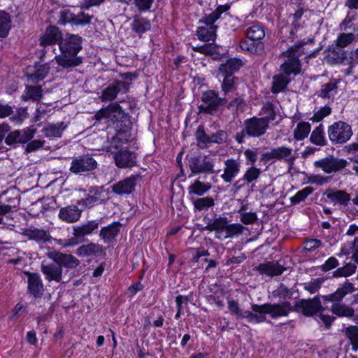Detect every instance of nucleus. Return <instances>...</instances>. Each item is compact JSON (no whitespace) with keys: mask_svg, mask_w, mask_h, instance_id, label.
Segmentation results:
<instances>
[{"mask_svg":"<svg viewBox=\"0 0 358 358\" xmlns=\"http://www.w3.org/2000/svg\"><path fill=\"white\" fill-rule=\"evenodd\" d=\"M131 28L134 32L141 36L143 33L150 29V22L146 18L136 15L134 17Z\"/></svg>","mask_w":358,"mask_h":358,"instance_id":"obj_36","label":"nucleus"},{"mask_svg":"<svg viewBox=\"0 0 358 358\" xmlns=\"http://www.w3.org/2000/svg\"><path fill=\"white\" fill-rule=\"evenodd\" d=\"M339 265L338 259L335 257H330L325 262L320 266V269L323 272H327L332 269L337 268Z\"/></svg>","mask_w":358,"mask_h":358,"instance_id":"obj_62","label":"nucleus"},{"mask_svg":"<svg viewBox=\"0 0 358 358\" xmlns=\"http://www.w3.org/2000/svg\"><path fill=\"white\" fill-rule=\"evenodd\" d=\"M245 131L252 137L263 136L268 129V120L262 117H253L245 120Z\"/></svg>","mask_w":358,"mask_h":358,"instance_id":"obj_12","label":"nucleus"},{"mask_svg":"<svg viewBox=\"0 0 358 358\" xmlns=\"http://www.w3.org/2000/svg\"><path fill=\"white\" fill-rule=\"evenodd\" d=\"M113 158L119 168L131 167L136 164V155L128 150H120L115 153Z\"/></svg>","mask_w":358,"mask_h":358,"instance_id":"obj_22","label":"nucleus"},{"mask_svg":"<svg viewBox=\"0 0 358 358\" xmlns=\"http://www.w3.org/2000/svg\"><path fill=\"white\" fill-rule=\"evenodd\" d=\"M41 269L45 276V279L48 282L55 281L59 282L62 280L63 268L61 265L55 262L51 263L43 262L41 264Z\"/></svg>","mask_w":358,"mask_h":358,"instance_id":"obj_18","label":"nucleus"},{"mask_svg":"<svg viewBox=\"0 0 358 358\" xmlns=\"http://www.w3.org/2000/svg\"><path fill=\"white\" fill-rule=\"evenodd\" d=\"M82 210L76 205L62 208L59 212V217L68 223L77 222L81 215Z\"/></svg>","mask_w":358,"mask_h":358,"instance_id":"obj_24","label":"nucleus"},{"mask_svg":"<svg viewBox=\"0 0 358 358\" xmlns=\"http://www.w3.org/2000/svg\"><path fill=\"white\" fill-rule=\"evenodd\" d=\"M357 269V266L355 263L348 262L343 266L337 268L332 273L334 278H347L353 275Z\"/></svg>","mask_w":358,"mask_h":358,"instance_id":"obj_43","label":"nucleus"},{"mask_svg":"<svg viewBox=\"0 0 358 358\" xmlns=\"http://www.w3.org/2000/svg\"><path fill=\"white\" fill-rule=\"evenodd\" d=\"M193 50L205 55H213L217 54V47L213 43L194 47Z\"/></svg>","mask_w":358,"mask_h":358,"instance_id":"obj_58","label":"nucleus"},{"mask_svg":"<svg viewBox=\"0 0 358 358\" xmlns=\"http://www.w3.org/2000/svg\"><path fill=\"white\" fill-rule=\"evenodd\" d=\"M266 308L267 309H265L264 312H267L273 319L287 316L290 312H296L306 317H311L323 309L319 296L300 299L295 303L294 306H292L289 301H283L279 303H271Z\"/></svg>","mask_w":358,"mask_h":358,"instance_id":"obj_2","label":"nucleus"},{"mask_svg":"<svg viewBox=\"0 0 358 358\" xmlns=\"http://www.w3.org/2000/svg\"><path fill=\"white\" fill-rule=\"evenodd\" d=\"M48 257L58 264L67 268H74L80 264V261L70 254H65L60 252H52Z\"/></svg>","mask_w":358,"mask_h":358,"instance_id":"obj_19","label":"nucleus"},{"mask_svg":"<svg viewBox=\"0 0 358 358\" xmlns=\"http://www.w3.org/2000/svg\"><path fill=\"white\" fill-rule=\"evenodd\" d=\"M327 197L334 203L347 206L351 200L350 194L344 190L330 191L327 193Z\"/></svg>","mask_w":358,"mask_h":358,"instance_id":"obj_34","label":"nucleus"},{"mask_svg":"<svg viewBox=\"0 0 358 358\" xmlns=\"http://www.w3.org/2000/svg\"><path fill=\"white\" fill-rule=\"evenodd\" d=\"M352 253V257L355 262L358 264V238H355L352 242L345 243L341 248V252L337 255L342 257V255H348Z\"/></svg>","mask_w":358,"mask_h":358,"instance_id":"obj_40","label":"nucleus"},{"mask_svg":"<svg viewBox=\"0 0 358 358\" xmlns=\"http://www.w3.org/2000/svg\"><path fill=\"white\" fill-rule=\"evenodd\" d=\"M355 291L353 283L346 280L343 284L338 287L336 290L327 295L322 296L324 301L331 302L332 304L341 303L343 299L348 294H352Z\"/></svg>","mask_w":358,"mask_h":358,"instance_id":"obj_15","label":"nucleus"},{"mask_svg":"<svg viewBox=\"0 0 358 358\" xmlns=\"http://www.w3.org/2000/svg\"><path fill=\"white\" fill-rule=\"evenodd\" d=\"M66 127L67 124L63 122L57 124H49L43 129V132L47 137L59 138Z\"/></svg>","mask_w":358,"mask_h":358,"instance_id":"obj_37","label":"nucleus"},{"mask_svg":"<svg viewBox=\"0 0 358 358\" xmlns=\"http://www.w3.org/2000/svg\"><path fill=\"white\" fill-rule=\"evenodd\" d=\"M138 179L139 177L137 175L127 177L110 186L111 191L120 196L129 194L134 190Z\"/></svg>","mask_w":358,"mask_h":358,"instance_id":"obj_16","label":"nucleus"},{"mask_svg":"<svg viewBox=\"0 0 358 358\" xmlns=\"http://www.w3.org/2000/svg\"><path fill=\"white\" fill-rule=\"evenodd\" d=\"M246 36L252 40L261 41L265 36V31L263 27L258 22L253 23L245 31Z\"/></svg>","mask_w":358,"mask_h":358,"instance_id":"obj_41","label":"nucleus"},{"mask_svg":"<svg viewBox=\"0 0 358 358\" xmlns=\"http://www.w3.org/2000/svg\"><path fill=\"white\" fill-rule=\"evenodd\" d=\"M243 64V62L240 59H229L220 66L219 73L221 76L231 75V76H233L234 73L237 71Z\"/></svg>","mask_w":358,"mask_h":358,"instance_id":"obj_31","label":"nucleus"},{"mask_svg":"<svg viewBox=\"0 0 358 358\" xmlns=\"http://www.w3.org/2000/svg\"><path fill=\"white\" fill-rule=\"evenodd\" d=\"M229 8L228 6H220L213 13L203 19L200 20V23H203L204 26L198 27L196 34L198 38L203 41H215L216 37L217 27L214 22L218 20L220 15Z\"/></svg>","mask_w":358,"mask_h":358,"instance_id":"obj_5","label":"nucleus"},{"mask_svg":"<svg viewBox=\"0 0 358 358\" xmlns=\"http://www.w3.org/2000/svg\"><path fill=\"white\" fill-rule=\"evenodd\" d=\"M62 34L56 27H49L43 36L40 38V45L47 46L59 42L62 39Z\"/></svg>","mask_w":358,"mask_h":358,"instance_id":"obj_27","label":"nucleus"},{"mask_svg":"<svg viewBox=\"0 0 358 358\" xmlns=\"http://www.w3.org/2000/svg\"><path fill=\"white\" fill-rule=\"evenodd\" d=\"M120 227L121 224L119 222H115L107 227L101 228L99 236L104 243H110L119 234Z\"/></svg>","mask_w":358,"mask_h":358,"instance_id":"obj_28","label":"nucleus"},{"mask_svg":"<svg viewBox=\"0 0 358 358\" xmlns=\"http://www.w3.org/2000/svg\"><path fill=\"white\" fill-rule=\"evenodd\" d=\"M261 173V171L259 169H257L255 166H250L247 169L242 178L238 180L234 183V186L236 187L237 189H240L244 186L245 183L249 185L252 183L259 178Z\"/></svg>","mask_w":358,"mask_h":358,"instance_id":"obj_29","label":"nucleus"},{"mask_svg":"<svg viewBox=\"0 0 358 358\" xmlns=\"http://www.w3.org/2000/svg\"><path fill=\"white\" fill-rule=\"evenodd\" d=\"M202 104L199 106L201 113L213 114L217 108L225 104L227 100L225 97H220L218 92L215 90L204 92L201 96Z\"/></svg>","mask_w":358,"mask_h":358,"instance_id":"obj_7","label":"nucleus"},{"mask_svg":"<svg viewBox=\"0 0 358 358\" xmlns=\"http://www.w3.org/2000/svg\"><path fill=\"white\" fill-rule=\"evenodd\" d=\"M82 38L78 35L67 34L59 43L61 54L55 57L57 63L63 68L77 66L82 63V59L77 57L82 49Z\"/></svg>","mask_w":358,"mask_h":358,"instance_id":"obj_3","label":"nucleus"},{"mask_svg":"<svg viewBox=\"0 0 358 358\" xmlns=\"http://www.w3.org/2000/svg\"><path fill=\"white\" fill-rule=\"evenodd\" d=\"M187 166L191 170L192 176L199 173H213L215 172L214 166L217 157L210 155H192L187 157Z\"/></svg>","mask_w":358,"mask_h":358,"instance_id":"obj_6","label":"nucleus"},{"mask_svg":"<svg viewBox=\"0 0 358 358\" xmlns=\"http://www.w3.org/2000/svg\"><path fill=\"white\" fill-rule=\"evenodd\" d=\"M11 28V20L9 14L5 11L0 12V37L6 38Z\"/></svg>","mask_w":358,"mask_h":358,"instance_id":"obj_45","label":"nucleus"},{"mask_svg":"<svg viewBox=\"0 0 358 358\" xmlns=\"http://www.w3.org/2000/svg\"><path fill=\"white\" fill-rule=\"evenodd\" d=\"M322 245H323V243L320 240L316 239V238H311V239L307 240L304 243L303 248L306 251L314 252L317 248L321 247Z\"/></svg>","mask_w":358,"mask_h":358,"instance_id":"obj_63","label":"nucleus"},{"mask_svg":"<svg viewBox=\"0 0 358 358\" xmlns=\"http://www.w3.org/2000/svg\"><path fill=\"white\" fill-rule=\"evenodd\" d=\"M211 184L203 182L199 180H196L194 183L188 187V193L190 195L203 196L211 189Z\"/></svg>","mask_w":358,"mask_h":358,"instance_id":"obj_39","label":"nucleus"},{"mask_svg":"<svg viewBox=\"0 0 358 358\" xmlns=\"http://www.w3.org/2000/svg\"><path fill=\"white\" fill-rule=\"evenodd\" d=\"M305 43H300L298 45L289 48L287 52L283 53L285 58L284 62L280 65L282 73L275 75L273 78V85L271 92L278 94L283 91L290 82L289 76L292 74L297 75L301 70V65L299 57L304 54L303 45Z\"/></svg>","mask_w":358,"mask_h":358,"instance_id":"obj_1","label":"nucleus"},{"mask_svg":"<svg viewBox=\"0 0 358 358\" xmlns=\"http://www.w3.org/2000/svg\"><path fill=\"white\" fill-rule=\"evenodd\" d=\"M310 141L316 145L324 146L326 145L327 141L324 136L322 124H320L310 134Z\"/></svg>","mask_w":358,"mask_h":358,"instance_id":"obj_50","label":"nucleus"},{"mask_svg":"<svg viewBox=\"0 0 358 358\" xmlns=\"http://www.w3.org/2000/svg\"><path fill=\"white\" fill-rule=\"evenodd\" d=\"M108 199V194L103 187H91L86 198L78 203L90 208L96 205L105 203Z\"/></svg>","mask_w":358,"mask_h":358,"instance_id":"obj_13","label":"nucleus"},{"mask_svg":"<svg viewBox=\"0 0 358 358\" xmlns=\"http://www.w3.org/2000/svg\"><path fill=\"white\" fill-rule=\"evenodd\" d=\"M28 275V289L34 297L41 296L43 292V284L41 277L37 273H27Z\"/></svg>","mask_w":358,"mask_h":358,"instance_id":"obj_25","label":"nucleus"},{"mask_svg":"<svg viewBox=\"0 0 358 358\" xmlns=\"http://www.w3.org/2000/svg\"><path fill=\"white\" fill-rule=\"evenodd\" d=\"M193 205L195 209L201 211L213 206L215 202L212 197L206 196L193 200Z\"/></svg>","mask_w":358,"mask_h":358,"instance_id":"obj_53","label":"nucleus"},{"mask_svg":"<svg viewBox=\"0 0 358 358\" xmlns=\"http://www.w3.org/2000/svg\"><path fill=\"white\" fill-rule=\"evenodd\" d=\"M331 112L330 107L325 106L318 110L313 116L310 118L313 122H320L323 120L325 117L328 116Z\"/></svg>","mask_w":358,"mask_h":358,"instance_id":"obj_60","label":"nucleus"},{"mask_svg":"<svg viewBox=\"0 0 358 358\" xmlns=\"http://www.w3.org/2000/svg\"><path fill=\"white\" fill-rule=\"evenodd\" d=\"M313 188L307 187L299 191L294 196L290 199L292 204H298L304 201L308 195L312 194Z\"/></svg>","mask_w":358,"mask_h":358,"instance_id":"obj_57","label":"nucleus"},{"mask_svg":"<svg viewBox=\"0 0 358 358\" xmlns=\"http://www.w3.org/2000/svg\"><path fill=\"white\" fill-rule=\"evenodd\" d=\"M228 220L226 217L220 216L210 220L206 227L208 231H214L215 233V238L220 240H224V234L227 230Z\"/></svg>","mask_w":358,"mask_h":358,"instance_id":"obj_21","label":"nucleus"},{"mask_svg":"<svg viewBox=\"0 0 358 358\" xmlns=\"http://www.w3.org/2000/svg\"><path fill=\"white\" fill-rule=\"evenodd\" d=\"M49 64H36L33 71H27L26 76L28 80L33 83H37L43 80L50 72Z\"/></svg>","mask_w":358,"mask_h":358,"instance_id":"obj_23","label":"nucleus"},{"mask_svg":"<svg viewBox=\"0 0 358 358\" xmlns=\"http://www.w3.org/2000/svg\"><path fill=\"white\" fill-rule=\"evenodd\" d=\"M227 138V134L223 130H220L215 134H212L209 138V143L221 144L224 143Z\"/></svg>","mask_w":358,"mask_h":358,"instance_id":"obj_64","label":"nucleus"},{"mask_svg":"<svg viewBox=\"0 0 358 358\" xmlns=\"http://www.w3.org/2000/svg\"><path fill=\"white\" fill-rule=\"evenodd\" d=\"M125 116L122 108L117 103H110L108 106V119L113 122L122 120Z\"/></svg>","mask_w":358,"mask_h":358,"instance_id":"obj_44","label":"nucleus"},{"mask_svg":"<svg viewBox=\"0 0 358 358\" xmlns=\"http://www.w3.org/2000/svg\"><path fill=\"white\" fill-rule=\"evenodd\" d=\"M324 282V278H312L310 281L301 284L303 289L308 292L310 294L317 293Z\"/></svg>","mask_w":358,"mask_h":358,"instance_id":"obj_48","label":"nucleus"},{"mask_svg":"<svg viewBox=\"0 0 358 358\" xmlns=\"http://www.w3.org/2000/svg\"><path fill=\"white\" fill-rule=\"evenodd\" d=\"M352 135L351 127L344 122H336L328 128L329 140L335 144L347 142Z\"/></svg>","mask_w":358,"mask_h":358,"instance_id":"obj_9","label":"nucleus"},{"mask_svg":"<svg viewBox=\"0 0 358 358\" xmlns=\"http://www.w3.org/2000/svg\"><path fill=\"white\" fill-rule=\"evenodd\" d=\"M331 311L338 317H352L355 315V310L343 303L332 304Z\"/></svg>","mask_w":358,"mask_h":358,"instance_id":"obj_38","label":"nucleus"},{"mask_svg":"<svg viewBox=\"0 0 358 358\" xmlns=\"http://www.w3.org/2000/svg\"><path fill=\"white\" fill-rule=\"evenodd\" d=\"M271 305V303H264L263 305L252 304L251 306L252 311L243 310L240 308L238 303L233 299L228 301V309L230 313L236 317L237 320L245 318L250 323H261L266 321L264 312L267 309L266 306Z\"/></svg>","mask_w":358,"mask_h":358,"instance_id":"obj_4","label":"nucleus"},{"mask_svg":"<svg viewBox=\"0 0 358 358\" xmlns=\"http://www.w3.org/2000/svg\"><path fill=\"white\" fill-rule=\"evenodd\" d=\"M311 129V126L308 122H299L294 131V137L297 141L303 140L308 136Z\"/></svg>","mask_w":358,"mask_h":358,"instance_id":"obj_46","label":"nucleus"},{"mask_svg":"<svg viewBox=\"0 0 358 358\" xmlns=\"http://www.w3.org/2000/svg\"><path fill=\"white\" fill-rule=\"evenodd\" d=\"M356 38V35L353 33H342L340 34L336 41V45L337 47L343 48L347 47L348 45L352 43Z\"/></svg>","mask_w":358,"mask_h":358,"instance_id":"obj_54","label":"nucleus"},{"mask_svg":"<svg viewBox=\"0 0 358 358\" xmlns=\"http://www.w3.org/2000/svg\"><path fill=\"white\" fill-rule=\"evenodd\" d=\"M256 270L261 274H265L268 276L273 277L281 275L285 268L277 262H269L266 264H261L256 267Z\"/></svg>","mask_w":358,"mask_h":358,"instance_id":"obj_26","label":"nucleus"},{"mask_svg":"<svg viewBox=\"0 0 358 358\" xmlns=\"http://www.w3.org/2000/svg\"><path fill=\"white\" fill-rule=\"evenodd\" d=\"M338 80H332L322 85L320 96L322 98H331L337 93Z\"/></svg>","mask_w":358,"mask_h":358,"instance_id":"obj_49","label":"nucleus"},{"mask_svg":"<svg viewBox=\"0 0 358 358\" xmlns=\"http://www.w3.org/2000/svg\"><path fill=\"white\" fill-rule=\"evenodd\" d=\"M343 332L350 340L352 349L354 351H357L358 350V327L353 325L349 326L343 330Z\"/></svg>","mask_w":358,"mask_h":358,"instance_id":"obj_47","label":"nucleus"},{"mask_svg":"<svg viewBox=\"0 0 358 358\" xmlns=\"http://www.w3.org/2000/svg\"><path fill=\"white\" fill-rule=\"evenodd\" d=\"M92 18V15H90L84 12H80L78 15H76L74 24L77 26H85L90 24Z\"/></svg>","mask_w":358,"mask_h":358,"instance_id":"obj_59","label":"nucleus"},{"mask_svg":"<svg viewBox=\"0 0 358 358\" xmlns=\"http://www.w3.org/2000/svg\"><path fill=\"white\" fill-rule=\"evenodd\" d=\"M295 159L296 157L293 155V150L292 148L280 146L264 152L262 156L261 160L265 162L283 160L289 166H292Z\"/></svg>","mask_w":358,"mask_h":358,"instance_id":"obj_10","label":"nucleus"},{"mask_svg":"<svg viewBox=\"0 0 358 358\" xmlns=\"http://www.w3.org/2000/svg\"><path fill=\"white\" fill-rule=\"evenodd\" d=\"M36 131L31 127L13 131L5 138V143L10 146L27 143L34 138Z\"/></svg>","mask_w":358,"mask_h":358,"instance_id":"obj_14","label":"nucleus"},{"mask_svg":"<svg viewBox=\"0 0 358 358\" xmlns=\"http://www.w3.org/2000/svg\"><path fill=\"white\" fill-rule=\"evenodd\" d=\"M43 97V89L41 86L27 85L21 99L24 101H40Z\"/></svg>","mask_w":358,"mask_h":358,"instance_id":"obj_33","label":"nucleus"},{"mask_svg":"<svg viewBox=\"0 0 358 358\" xmlns=\"http://www.w3.org/2000/svg\"><path fill=\"white\" fill-rule=\"evenodd\" d=\"M275 106L271 102H266L264 104L261 110V113L264 115L262 118L268 120V124L271 121H273L276 117Z\"/></svg>","mask_w":358,"mask_h":358,"instance_id":"obj_52","label":"nucleus"},{"mask_svg":"<svg viewBox=\"0 0 358 358\" xmlns=\"http://www.w3.org/2000/svg\"><path fill=\"white\" fill-rule=\"evenodd\" d=\"M76 15L71 13L69 10H64L61 11L59 22L62 24L66 23H71L74 24Z\"/></svg>","mask_w":358,"mask_h":358,"instance_id":"obj_61","label":"nucleus"},{"mask_svg":"<svg viewBox=\"0 0 358 358\" xmlns=\"http://www.w3.org/2000/svg\"><path fill=\"white\" fill-rule=\"evenodd\" d=\"M241 171V163L234 159L224 161V172L221 178L227 183H231Z\"/></svg>","mask_w":358,"mask_h":358,"instance_id":"obj_20","label":"nucleus"},{"mask_svg":"<svg viewBox=\"0 0 358 358\" xmlns=\"http://www.w3.org/2000/svg\"><path fill=\"white\" fill-rule=\"evenodd\" d=\"M196 138L198 142V145L200 148H204L209 143V138L210 136L207 135L204 130V127L202 125H199L196 134Z\"/></svg>","mask_w":358,"mask_h":358,"instance_id":"obj_56","label":"nucleus"},{"mask_svg":"<svg viewBox=\"0 0 358 358\" xmlns=\"http://www.w3.org/2000/svg\"><path fill=\"white\" fill-rule=\"evenodd\" d=\"M97 165V162L93 157L84 155L72 159L69 170L75 174L82 175L96 169Z\"/></svg>","mask_w":358,"mask_h":358,"instance_id":"obj_11","label":"nucleus"},{"mask_svg":"<svg viewBox=\"0 0 358 358\" xmlns=\"http://www.w3.org/2000/svg\"><path fill=\"white\" fill-rule=\"evenodd\" d=\"M222 76L223 77V81L221 88L225 95L236 90L239 85V79L237 77L231 76V75Z\"/></svg>","mask_w":358,"mask_h":358,"instance_id":"obj_42","label":"nucleus"},{"mask_svg":"<svg viewBox=\"0 0 358 358\" xmlns=\"http://www.w3.org/2000/svg\"><path fill=\"white\" fill-rule=\"evenodd\" d=\"M240 48L245 51L252 54H261L264 48V43L261 41L252 40L246 36L240 42Z\"/></svg>","mask_w":358,"mask_h":358,"instance_id":"obj_32","label":"nucleus"},{"mask_svg":"<svg viewBox=\"0 0 358 358\" xmlns=\"http://www.w3.org/2000/svg\"><path fill=\"white\" fill-rule=\"evenodd\" d=\"M127 90L128 85L126 82L116 80L102 91L100 99L102 101H110L114 100L120 92L124 93Z\"/></svg>","mask_w":358,"mask_h":358,"instance_id":"obj_17","label":"nucleus"},{"mask_svg":"<svg viewBox=\"0 0 358 358\" xmlns=\"http://www.w3.org/2000/svg\"><path fill=\"white\" fill-rule=\"evenodd\" d=\"M244 227L241 224H227V230L224 234V239L232 238L235 236H238L243 234Z\"/></svg>","mask_w":358,"mask_h":358,"instance_id":"obj_55","label":"nucleus"},{"mask_svg":"<svg viewBox=\"0 0 358 358\" xmlns=\"http://www.w3.org/2000/svg\"><path fill=\"white\" fill-rule=\"evenodd\" d=\"M25 235L30 240L37 242H46L50 239V235L45 231L41 229L28 230Z\"/></svg>","mask_w":358,"mask_h":358,"instance_id":"obj_51","label":"nucleus"},{"mask_svg":"<svg viewBox=\"0 0 358 358\" xmlns=\"http://www.w3.org/2000/svg\"><path fill=\"white\" fill-rule=\"evenodd\" d=\"M103 252L102 245L98 243H90L83 245L77 248L76 254L80 257L97 255Z\"/></svg>","mask_w":358,"mask_h":358,"instance_id":"obj_35","label":"nucleus"},{"mask_svg":"<svg viewBox=\"0 0 358 358\" xmlns=\"http://www.w3.org/2000/svg\"><path fill=\"white\" fill-rule=\"evenodd\" d=\"M99 222L96 220H90L78 226L73 227V234L76 238L84 237L93 233L99 228Z\"/></svg>","mask_w":358,"mask_h":358,"instance_id":"obj_30","label":"nucleus"},{"mask_svg":"<svg viewBox=\"0 0 358 358\" xmlns=\"http://www.w3.org/2000/svg\"><path fill=\"white\" fill-rule=\"evenodd\" d=\"M347 165L348 162L345 159L333 155L320 159L313 163L315 169H321L327 174L335 173L342 171Z\"/></svg>","mask_w":358,"mask_h":358,"instance_id":"obj_8","label":"nucleus"}]
</instances>
